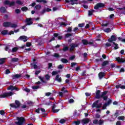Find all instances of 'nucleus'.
<instances>
[{
	"label": "nucleus",
	"mask_w": 125,
	"mask_h": 125,
	"mask_svg": "<svg viewBox=\"0 0 125 125\" xmlns=\"http://www.w3.org/2000/svg\"><path fill=\"white\" fill-rule=\"evenodd\" d=\"M90 122V119L88 118H84L82 121V124H83V125H86L88 124Z\"/></svg>",
	"instance_id": "nucleus-15"
},
{
	"label": "nucleus",
	"mask_w": 125,
	"mask_h": 125,
	"mask_svg": "<svg viewBox=\"0 0 125 125\" xmlns=\"http://www.w3.org/2000/svg\"><path fill=\"white\" fill-rule=\"evenodd\" d=\"M101 98H103V100L106 101L108 99V96H104L103 97H101Z\"/></svg>",
	"instance_id": "nucleus-46"
},
{
	"label": "nucleus",
	"mask_w": 125,
	"mask_h": 125,
	"mask_svg": "<svg viewBox=\"0 0 125 125\" xmlns=\"http://www.w3.org/2000/svg\"><path fill=\"white\" fill-rule=\"evenodd\" d=\"M104 31L105 33H110V32H111V29L110 28H107L105 29Z\"/></svg>",
	"instance_id": "nucleus-42"
},
{
	"label": "nucleus",
	"mask_w": 125,
	"mask_h": 125,
	"mask_svg": "<svg viewBox=\"0 0 125 125\" xmlns=\"http://www.w3.org/2000/svg\"><path fill=\"white\" fill-rule=\"evenodd\" d=\"M104 7H105V4L103 3L99 2L94 6V8L97 10L98 9H99V8H104Z\"/></svg>",
	"instance_id": "nucleus-4"
},
{
	"label": "nucleus",
	"mask_w": 125,
	"mask_h": 125,
	"mask_svg": "<svg viewBox=\"0 0 125 125\" xmlns=\"http://www.w3.org/2000/svg\"><path fill=\"white\" fill-rule=\"evenodd\" d=\"M59 73H60V71H53L52 72V76H55L56 75L59 74Z\"/></svg>",
	"instance_id": "nucleus-35"
},
{
	"label": "nucleus",
	"mask_w": 125,
	"mask_h": 125,
	"mask_svg": "<svg viewBox=\"0 0 125 125\" xmlns=\"http://www.w3.org/2000/svg\"><path fill=\"white\" fill-rule=\"evenodd\" d=\"M116 61L118 62V63H125V59H124L123 58H121V57H118L115 58Z\"/></svg>",
	"instance_id": "nucleus-10"
},
{
	"label": "nucleus",
	"mask_w": 125,
	"mask_h": 125,
	"mask_svg": "<svg viewBox=\"0 0 125 125\" xmlns=\"http://www.w3.org/2000/svg\"><path fill=\"white\" fill-rule=\"evenodd\" d=\"M99 103V100H97L93 103L92 104V108H97V109H100L101 106L98 104Z\"/></svg>",
	"instance_id": "nucleus-7"
},
{
	"label": "nucleus",
	"mask_w": 125,
	"mask_h": 125,
	"mask_svg": "<svg viewBox=\"0 0 125 125\" xmlns=\"http://www.w3.org/2000/svg\"><path fill=\"white\" fill-rule=\"evenodd\" d=\"M17 50H18V47H15L12 49V52L13 53L16 52Z\"/></svg>",
	"instance_id": "nucleus-38"
},
{
	"label": "nucleus",
	"mask_w": 125,
	"mask_h": 125,
	"mask_svg": "<svg viewBox=\"0 0 125 125\" xmlns=\"http://www.w3.org/2000/svg\"><path fill=\"white\" fill-rule=\"evenodd\" d=\"M26 46H27V47H30V46L32 45V43L30 42H26Z\"/></svg>",
	"instance_id": "nucleus-52"
},
{
	"label": "nucleus",
	"mask_w": 125,
	"mask_h": 125,
	"mask_svg": "<svg viewBox=\"0 0 125 125\" xmlns=\"http://www.w3.org/2000/svg\"><path fill=\"white\" fill-rule=\"evenodd\" d=\"M82 77H86V70H84L81 74Z\"/></svg>",
	"instance_id": "nucleus-33"
},
{
	"label": "nucleus",
	"mask_w": 125,
	"mask_h": 125,
	"mask_svg": "<svg viewBox=\"0 0 125 125\" xmlns=\"http://www.w3.org/2000/svg\"><path fill=\"white\" fill-rule=\"evenodd\" d=\"M125 116H119L118 118V120L119 121H125Z\"/></svg>",
	"instance_id": "nucleus-34"
},
{
	"label": "nucleus",
	"mask_w": 125,
	"mask_h": 125,
	"mask_svg": "<svg viewBox=\"0 0 125 125\" xmlns=\"http://www.w3.org/2000/svg\"><path fill=\"white\" fill-rule=\"evenodd\" d=\"M119 115L120 114H119V112L116 111L114 114V117H115L116 118H118Z\"/></svg>",
	"instance_id": "nucleus-57"
},
{
	"label": "nucleus",
	"mask_w": 125,
	"mask_h": 125,
	"mask_svg": "<svg viewBox=\"0 0 125 125\" xmlns=\"http://www.w3.org/2000/svg\"><path fill=\"white\" fill-rule=\"evenodd\" d=\"M5 114V112H4V110H0V115H1V116H3Z\"/></svg>",
	"instance_id": "nucleus-56"
},
{
	"label": "nucleus",
	"mask_w": 125,
	"mask_h": 125,
	"mask_svg": "<svg viewBox=\"0 0 125 125\" xmlns=\"http://www.w3.org/2000/svg\"><path fill=\"white\" fill-rule=\"evenodd\" d=\"M107 41L109 42L113 43V42H116L117 41V37L115 35H112L110 38L108 39Z\"/></svg>",
	"instance_id": "nucleus-8"
},
{
	"label": "nucleus",
	"mask_w": 125,
	"mask_h": 125,
	"mask_svg": "<svg viewBox=\"0 0 125 125\" xmlns=\"http://www.w3.org/2000/svg\"><path fill=\"white\" fill-rule=\"evenodd\" d=\"M5 58L0 59V65H2V64L5 62Z\"/></svg>",
	"instance_id": "nucleus-26"
},
{
	"label": "nucleus",
	"mask_w": 125,
	"mask_h": 125,
	"mask_svg": "<svg viewBox=\"0 0 125 125\" xmlns=\"http://www.w3.org/2000/svg\"><path fill=\"white\" fill-rule=\"evenodd\" d=\"M17 120L18 121V122H15L16 125H23L24 124L26 123V121L25 120V118L23 117H17Z\"/></svg>",
	"instance_id": "nucleus-1"
},
{
	"label": "nucleus",
	"mask_w": 125,
	"mask_h": 125,
	"mask_svg": "<svg viewBox=\"0 0 125 125\" xmlns=\"http://www.w3.org/2000/svg\"><path fill=\"white\" fill-rule=\"evenodd\" d=\"M109 64V61H105L102 63V66L103 67H104V66H106V65H108Z\"/></svg>",
	"instance_id": "nucleus-25"
},
{
	"label": "nucleus",
	"mask_w": 125,
	"mask_h": 125,
	"mask_svg": "<svg viewBox=\"0 0 125 125\" xmlns=\"http://www.w3.org/2000/svg\"><path fill=\"white\" fill-rule=\"evenodd\" d=\"M100 80H102L104 77H105V73L104 72H101L98 74Z\"/></svg>",
	"instance_id": "nucleus-19"
},
{
	"label": "nucleus",
	"mask_w": 125,
	"mask_h": 125,
	"mask_svg": "<svg viewBox=\"0 0 125 125\" xmlns=\"http://www.w3.org/2000/svg\"><path fill=\"white\" fill-rule=\"evenodd\" d=\"M76 58V56L73 55L69 57V60H74Z\"/></svg>",
	"instance_id": "nucleus-55"
},
{
	"label": "nucleus",
	"mask_w": 125,
	"mask_h": 125,
	"mask_svg": "<svg viewBox=\"0 0 125 125\" xmlns=\"http://www.w3.org/2000/svg\"><path fill=\"white\" fill-rule=\"evenodd\" d=\"M74 102H75V100H74V99H70L69 100V103H74Z\"/></svg>",
	"instance_id": "nucleus-62"
},
{
	"label": "nucleus",
	"mask_w": 125,
	"mask_h": 125,
	"mask_svg": "<svg viewBox=\"0 0 125 125\" xmlns=\"http://www.w3.org/2000/svg\"><path fill=\"white\" fill-rule=\"evenodd\" d=\"M21 76L22 75L21 74H15L12 76V79L13 80H14L15 79H19V78H21Z\"/></svg>",
	"instance_id": "nucleus-22"
},
{
	"label": "nucleus",
	"mask_w": 125,
	"mask_h": 125,
	"mask_svg": "<svg viewBox=\"0 0 125 125\" xmlns=\"http://www.w3.org/2000/svg\"><path fill=\"white\" fill-rule=\"evenodd\" d=\"M111 103H112V100H109L107 101V103H105V104L108 106V105H110V104H111Z\"/></svg>",
	"instance_id": "nucleus-49"
},
{
	"label": "nucleus",
	"mask_w": 125,
	"mask_h": 125,
	"mask_svg": "<svg viewBox=\"0 0 125 125\" xmlns=\"http://www.w3.org/2000/svg\"><path fill=\"white\" fill-rule=\"evenodd\" d=\"M82 42L83 43V45H87L89 44V45H93V42H89L86 39H83L82 40Z\"/></svg>",
	"instance_id": "nucleus-6"
},
{
	"label": "nucleus",
	"mask_w": 125,
	"mask_h": 125,
	"mask_svg": "<svg viewBox=\"0 0 125 125\" xmlns=\"http://www.w3.org/2000/svg\"><path fill=\"white\" fill-rule=\"evenodd\" d=\"M36 2H43V3H47L46 0H36Z\"/></svg>",
	"instance_id": "nucleus-31"
},
{
	"label": "nucleus",
	"mask_w": 125,
	"mask_h": 125,
	"mask_svg": "<svg viewBox=\"0 0 125 125\" xmlns=\"http://www.w3.org/2000/svg\"><path fill=\"white\" fill-rule=\"evenodd\" d=\"M62 50L63 51H64V52L66 51H68V50H69V47L68 46H65L62 48Z\"/></svg>",
	"instance_id": "nucleus-39"
},
{
	"label": "nucleus",
	"mask_w": 125,
	"mask_h": 125,
	"mask_svg": "<svg viewBox=\"0 0 125 125\" xmlns=\"http://www.w3.org/2000/svg\"><path fill=\"white\" fill-rule=\"evenodd\" d=\"M1 35H3V36H5V35H7L8 34V30H3L1 32Z\"/></svg>",
	"instance_id": "nucleus-29"
},
{
	"label": "nucleus",
	"mask_w": 125,
	"mask_h": 125,
	"mask_svg": "<svg viewBox=\"0 0 125 125\" xmlns=\"http://www.w3.org/2000/svg\"><path fill=\"white\" fill-rule=\"evenodd\" d=\"M16 3H17V4H19L20 5H22L23 4V2L22 1H20V0H18L16 1Z\"/></svg>",
	"instance_id": "nucleus-40"
},
{
	"label": "nucleus",
	"mask_w": 125,
	"mask_h": 125,
	"mask_svg": "<svg viewBox=\"0 0 125 125\" xmlns=\"http://www.w3.org/2000/svg\"><path fill=\"white\" fill-rule=\"evenodd\" d=\"M48 69H50V68L52 67V63H50V62L48 63Z\"/></svg>",
	"instance_id": "nucleus-59"
},
{
	"label": "nucleus",
	"mask_w": 125,
	"mask_h": 125,
	"mask_svg": "<svg viewBox=\"0 0 125 125\" xmlns=\"http://www.w3.org/2000/svg\"><path fill=\"white\" fill-rule=\"evenodd\" d=\"M3 3L4 5H9L10 7H11V6H15V1H12L10 2V1L8 0H6L3 2Z\"/></svg>",
	"instance_id": "nucleus-3"
},
{
	"label": "nucleus",
	"mask_w": 125,
	"mask_h": 125,
	"mask_svg": "<svg viewBox=\"0 0 125 125\" xmlns=\"http://www.w3.org/2000/svg\"><path fill=\"white\" fill-rule=\"evenodd\" d=\"M66 123V120L65 119H61L60 121V124H65Z\"/></svg>",
	"instance_id": "nucleus-44"
},
{
	"label": "nucleus",
	"mask_w": 125,
	"mask_h": 125,
	"mask_svg": "<svg viewBox=\"0 0 125 125\" xmlns=\"http://www.w3.org/2000/svg\"><path fill=\"white\" fill-rule=\"evenodd\" d=\"M107 93H108V91H104L102 93V94L101 95V97L105 96V95H106Z\"/></svg>",
	"instance_id": "nucleus-36"
},
{
	"label": "nucleus",
	"mask_w": 125,
	"mask_h": 125,
	"mask_svg": "<svg viewBox=\"0 0 125 125\" xmlns=\"http://www.w3.org/2000/svg\"><path fill=\"white\" fill-rule=\"evenodd\" d=\"M42 8V5L38 4L35 6V9H37V10H40Z\"/></svg>",
	"instance_id": "nucleus-32"
},
{
	"label": "nucleus",
	"mask_w": 125,
	"mask_h": 125,
	"mask_svg": "<svg viewBox=\"0 0 125 125\" xmlns=\"http://www.w3.org/2000/svg\"><path fill=\"white\" fill-rule=\"evenodd\" d=\"M54 37L55 38L58 37V40H62V39H63V37H62L61 36H59V34L56 33L54 34Z\"/></svg>",
	"instance_id": "nucleus-20"
},
{
	"label": "nucleus",
	"mask_w": 125,
	"mask_h": 125,
	"mask_svg": "<svg viewBox=\"0 0 125 125\" xmlns=\"http://www.w3.org/2000/svg\"><path fill=\"white\" fill-rule=\"evenodd\" d=\"M6 8L5 7L2 6L0 8V13H6Z\"/></svg>",
	"instance_id": "nucleus-21"
},
{
	"label": "nucleus",
	"mask_w": 125,
	"mask_h": 125,
	"mask_svg": "<svg viewBox=\"0 0 125 125\" xmlns=\"http://www.w3.org/2000/svg\"><path fill=\"white\" fill-rule=\"evenodd\" d=\"M93 124H94V125H97V124H98V120H94L93 121Z\"/></svg>",
	"instance_id": "nucleus-50"
},
{
	"label": "nucleus",
	"mask_w": 125,
	"mask_h": 125,
	"mask_svg": "<svg viewBox=\"0 0 125 125\" xmlns=\"http://www.w3.org/2000/svg\"><path fill=\"white\" fill-rule=\"evenodd\" d=\"M111 43H110L109 42H106L105 43V46H106L107 47L111 46Z\"/></svg>",
	"instance_id": "nucleus-63"
},
{
	"label": "nucleus",
	"mask_w": 125,
	"mask_h": 125,
	"mask_svg": "<svg viewBox=\"0 0 125 125\" xmlns=\"http://www.w3.org/2000/svg\"><path fill=\"white\" fill-rule=\"evenodd\" d=\"M59 77H60V75L57 74L55 78V81H57L58 83H61L62 82V78H61V77L59 78Z\"/></svg>",
	"instance_id": "nucleus-17"
},
{
	"label": "nucleus",
	"mask_w": 125,
	"mask_h": 125,
	"mask_svg": "<svg viewBox=\"0 0 125 125\" xmlns=\"http://www.w3.org/2000/svg\"><path fill=\"white\" fill-rule=\"evenodd\" d=\"M13 95V93L12 92H6L3 94L0 95V98H5V97H8L9 96H12Z\"/></svg>",
	"instance_id": "nucleus-5"
},
{
	"label": "nucleus",
	"mask_w": 125,
	"mask_h": 125,
	"mask_svg": "<svg viewBox=\"0 0 125 125\" xmlns=\"http://www.w3.org/2000/svg\"><path fill=\"white\" fill-rule=\"evenodd\" d=\"M32 87V89H38L40 88V86L39 85L33 86Z\"/></svg>",
	"instance_id": "nucleus-47"
},
{
	"label": "nucleus",
	"mask_w": 125,
	"mask_h": 125,
	"mask_svg": "<svg viewBox=\"0 0 125 125\" xmlns=\"http://www.w3.org/2000/svg\"><path fill=\"white\" fill-rule=\"evenodd\" d=\"M15 104H10V107H11L12 108H15V109H17L19 108L20 106H21V103L18 100H15Z\"/></svg>",
	"instance_id": "nucleus-2"
},
{
	"label": "nucleus",
	"mask_w": 125,
	"mask_h": 125,
	"mask_svg": "<svg viewBox=\"0 0 125 125\" xmlns=\"http://www.w3.org/2000/svg\"><path fill=\"white\" fill-rule=\"evenodd\" d=\"M20 41H23L24 42H26L28 41V37L25 36H20L19 38Z\"/></svg>",
	"instance_id": "nucleus-13"
},
{
	"label": "nucleus",
	"mask_w": 125,
	"mask_h": 125,
	"mask_svg": "<svg viewBox=\"0 0 125 125\" xmlns=\"http://www.w3.org/2000/svg\"><path fill=\"white\" fill-rule=\"evenodd\" d=\"M25 22L26 23V25H32V24H33V21H32V19L31 18H26Z\"/></svg>",
	"instance_id": "nucleus-14"
},
{
	"label": "nucleus",
	"mask_w": 125,
	"mask_h": 125,
	"mask_svg": "<svg viewBox=\"0 0 125 125\" xmlns=\"http://www.w3.org/2000/svg\"><path fill=\"white\" fill-rule=\"evenodd\" d=\"M122 125V123H121V121H118L116 123V125Z\"/></svg>",
	"instance_id": "nucleus-64"
},
{
	"label": "nucleus",
	"mask_w": 125,
	"mask_h": 125,
	"mask_svg": "<svg viewBox=\"0 0 125 125\" xmlns=\"http://www.w3.org/2000/svg\"><path fill=\"white\" fill-rule=\"evenodd\" d=\"M72 36V34H65V38H69V37Z\"/></svg>",
	"instance_id": "nucleus-61"
},
{
	"label": "nucleus",
	"mask_w": 125,
	"mask_h": 125,
	"mask_svg": "<svg viewBox=\"0 0 125 125\" xmlns=\"http://www.w3.org/2000/svg\"><path fill=\"white\" fill-rule=\"evenodd\" d=\"M8 90H17L18 91L19 90V88H17L16 86H13L12 85H10L8 88Z\"/></svg>",
	"instance_id": "nucleus-11"
},
{
	"label": "nucleus",
	"mask_w": 125,
	"mask_h": 125,
	"mask_svg": "<svg viewBox=\"0 0 125 125\" xmlns=\"http://www.w3.org/2000/svg\"><path fill=\"white\" fill-rule=\"evenodd\" d=\"M77 64V62H71V67H75L76 65Z\"/></svg>",
	"instance_id": "nucleus-58"
},
{
	"label": "nucleus",
	"mask_w": 125,
	"mask_h": 125,
	"mask_svg": "<svg viewBox=\"0 0 125 125\" xmlns=\"http://www.w3.org/2000/svg\"><path fill=\"white\" fill-rule=\"evenodd\" d=\"M103 124H104V121L100 119L99 121V125H102Z\"/></svg>",
	"instance_id": "nucleus-51"
},
{
	"label": "nucleus",
	"mask_w": 125,
	"mask_h": 125,
	"mask_svg": "<svg viewBox=\"0 0 125 125\" xmlns=\"http://www.w3.org/2000/svg\"><path fill=\"white\" fill-rule=\"evenodd\" d=\"M67 32L68 33H71V32H72V27H69L67 29Z\"/></svg>",
	"instance_id": "nucleus-60"
},
{
	"label": "nucleus",
	"mask_w": 125,
	"mask_h": 125,
	"mask_svg": "<svg viewBox=\"0 0 125 125\" xmlns=\"http://www.w3.org/2000/svg\"><path fill=\"white\" fill-rule=\"evenodd\" d=\"M78 46H79V44L76 43H72L70 48L69 49L70 51H73V50L75 49V47H78Z\"/></svg>",
	"instance_id": "nucleus-16"
},
{
	"label": "nucleus",
	"mask_w": 125,
	"mask_h": 125,
	"mask_svg": "<svg viewBox=\"0 0 125 125\" xmlns=\"http://www.w3.org/2000/svg\"><path fill=\"white\" fill-rule=\"evenodd\" d=\"M41 111H42V114H44V115L43 116V117H45V116H46L47 115V114L45 113V109H44V108H40Z\"/></svg>",
	"instance_id": "nucleus-27"
},
{
	"label": "nucleus",
	"mask_w": 125,
	"mask_h": 125,
	"mask_svg": "<svg viewBox=\"0 0 125 125\" xmlns=\"http://www.w3.org/2000/svg\"><path fill=\"white\" fill-rule=\"evenodd\" d=\"M93 14V10H91L88 11L89 16H91Z\"/></svg>",
	"instance_id": "nucleus-41"
},
{
	"label": "nucleus",
	"mask_w": 125,
	"mask_h": 125,
	"mask_svg": "<svg viewBox=\"0 0 125 125\" xmlns=\"http://www.w3.org/2000/svg\"><path fill=\"white\" fill-rule=\"evenodd\" d=\"M112 43H113V44H114V45L115 46L114 48V49L115 50H116L117 49H119V48H120V47H119V44H118V43H117L115 42H113Z\"/></svg>",
	"instance_id": "nucleus-23"
},
{
	"label": "nucleus",
	"mask_w": 125,
	"mask_h": 125,
	"mask_svg": "<svg viewBox=\"0 0 125 125\" xmlns=\"http://www.w3.org/2000/svg\"><path fill=\"white\" fill-rule=\"evenodd\" d=\"M11 28H13L14 29H16L18 27V25L16 24L12 23L11 22V25L10 26Z\"/></svg>",
	"instance_id": "nucleus-24"
},
{
	"label": "nucleus",
	"mask_w": 125,
	"mask_h": 125,
	"mask_svg": "<svg viewBox=\"0 0 125 125\" xmlns=\"http://www.w3.org/2000/svg\"><path fill=\"white\" fill-rule=\"evenodd\" d=\"M19 59L18 58H14L11 59V62H18Z\"/></svg>",
	"instance_id": "nucleus-30"
},
{
	"label": "nucleus",
	"mask_w": 125,
	"mask_h": 125,
	"mask_svg": "<svg viewBox=\"0 0 125 125\" xmlns=\"http://www.w3.org/2000/svg\"><path fill=\"white\" fill-rule=\"evenodd\" d=\"M61 61L62 63H64L65 64H66V63H68V62H69V61H68V60H67L66 59H65V58H62L61 59Z\"/></svg>",
	"instance_id": "nucleus-28"
},
{
	"label": "nucleus",
	"mask_w": 125,
	"mask_h": 125,
	"mask_svg": "<svg viewBox=\"0 0 125 125\" xmlns=\"http://www.w3.org/2000/svg\"><path fill=\"white\" fill-rule=\"evenodd\" d=\"M54 57H56V58H58L60 57L59 54L58 53H55L53 55Z\"/></svg>",
	"instance_id": "nucleus-54"
},
{
	"label": "nucleus",
	"mask_w": 125,
	"mask_h": 125,
	"mask_svg": "<svg viewBox=\"0 0 125 125\" xmlns=\"http://www.w3.org/2000/svg\"><path fill=\"white\" fill-rule=\"evenodd\" d=\"M100 93H101V91L100 90H97L96 92V99H100L101 98V95H100Z\"/></svg>",
	"instance_id": "nucleus-9"
},
{
	"label": "nucleus",
	"mask_w": 125,
	"mask_h": 125,
	"mask_svg": "<svg viewBox=\"0 0 125 125\" xmlns=\"http://www.w3.org/2000/svg\"><path fill=\"white\" fill-rule=\"evenodd\" d=\"M45 78L46 80H47V81H48V80H49L50 79V76H49V75L46 74L45 76Z\"/></svg>",
	"instance_id": "nucleus-48"
},
{
	"label": "nucleus",
	"mask_w": 125,
	"mask_h": 125,
	"mask_svg": "<svg viewBox=\"0 0 125 125\" xmlns=\"http://www.w3.org/2000/svg\"><path fill=\"white\" fill-rule=\"evenodd\" d=\"M11 24V22H4L3 23V26L5 28H8L9 27H10Z\"/></svg>",
	"instance_id": "nucleus-18"
},
{
	"label": "nucleus",
	"mask_w": 125,
	"mask_h": 125,
	"mask_svg": "<svg viewBox=\"0 0 125 125\" xmlns=\"http://www.w3.org/2000/svg\"><path fill=\"white\" fill-rule=\"evenodd\" d=\"M56 107V105L55 104H54L52 106V111L53 113H58V112L60 111V109H55Z\"/></svg>",
	"instance_id": "nucleus-12"
},
{
	"label": "nucleus",
	"mask_w": 125,
	"mask_h": 125,
	"mask_svg": "<svg viewBox=\"0 0 125 125\" xmlns=\"http://www.w3.org/2000/svg\"><path fill=\"white\" fill-rule=\"evenodd\" d=\"M15 13H17V14H19L20 13H21V11L19 9H16L15 10Z\"/></svg>",
	"instance_id": "nucleus-45"
},
{
	"label": "nucleus",
	"mask_w": 125,
	"mask_h": 125,
	"mask_svg": "<svg viewBox=\"0 0 125 125\" xmlns=\"http://www.w3.org/2000/svg\"><path fill=\"white\" fill-rule=\"evenodd\" d=\"M28 105H30V106H33L34 103L32 101H29L27 102Z\"/></svg>",
	"instance_id": "nucleus-53"
},
{
	"label": "nucleus",
	"mask_w": 125,
	"mask_h": 125,
	"mask_svg": "<svg viewBox=\"0 0 125 125\" xmlns=\"http://www.w3.org/2000/svg\"><path fill=\"white\" fill-rule=\"evenodd\" d=\"M21 10L22 11H27L28 10V7L25 6L21 8Z\"/></svg>",
	"instance_id": "nucleus-43"
},
{
	"label": "nucleus",
	"mask_w": 125,
	"mask_h": 125,
	"mask_svg": "<svg viewBox=\"0 0 125 125\" xmlns=\"http://www.w3.org/2000/svg\"><path fill=\"white\" fill-rule=\"evenodd\" d=\"M79 0H70V1L71 2L72 5H74V4H78V3L75 2L74 1H78Z\"/></svg>",
	"instance_id": "nucleus-37"
}]
</instances>
